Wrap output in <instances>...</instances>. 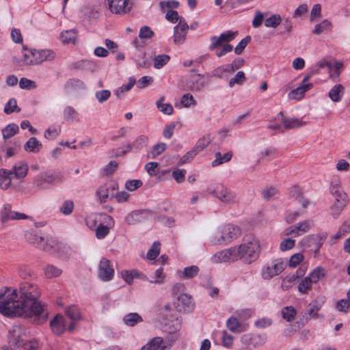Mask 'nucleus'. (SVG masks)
Returning a JSON list of instances; mask_svg holds the SVG:
<instances>
[{
	"instance_id": "obj_1",
	"label": "nucleus",
	"mask_w": 350,
	"mask_h": 350,
	"mask_svg": "<svg viewBox=\"0 0 350 350\" xmlns=\"http://www.w3.org/2000/svg\"><path fill=\"white\" fill-rule=\"evenodd\" d=\"M40 291L38 286L29 282H21L18 289L8 291L0 295V313L12 317L33 319L37 324L44 323L47 312L39 301Z\"/></svg>"
},
{
	"instance_id": "obj_2",
	"label": "nucleus",
	"mask_w": 350,
	"mask_h": 350,
	"mask_svg": "<svg viewBox=\"0 0 350 350\" xmlns=\"http://www.w3.org/2000/svg\"><path fill=\"white\" fill-rule=\"evenodd\" d=\"M24 49L27 52L23 53V59H13V62L18 66L38 65L45 61H53L56 57L55 52L50 49Z\"/></svg>"
},
{
	"instance_id": "obj_3",
	"label": "nucleus",
	"mask_w": 350,
	"mask_h": 350,
	"mask_svg": "<svg viewBox=\"0 0 350 350\" xmlns=\"http://www.w3.org/2000/svg\"><path fill=\"white\" fill-rule=\"evenodd\" d=\"M238 34V31H227L219 36H213L210 38L211 44L208 49L215 51V55L220 58L226 53L232 51L233 46L229 42L233 40Z\"/></svg>"
},
{
	"instance_id": "obj_4",
	"label": "nucleus",
	"mask_w": 350,
	"mask_h": 350,
	"mask_svg": "<svg viewBox=\"0 0 350 350\" xmlns=\"http://www.w3.org/2000/svg\"><path fill=\"white\" fill-rule=\"evenodd\" d=\"M237 250V259L243 260L247 263H250L258 256L260 245L258 241L252 234L246 235L243 243L239 247H234Z\"/></svg>"
},
{
	"instance_id": "obj_5",
	"label": "nucleus",
	"mask_w": 350,
	"mask_h": 350,
	"mask_svg": "<svg viewBox=\"0 0 350 350\" xmlns=\"http://www.w3.org/2000/svg\"><path fill=\"white\" fill-rule=\"evenodd\" d=\"M241 232L240 228L237 226L226 224L212 232L211 241L215 244H226L239 237Z\"/></svg>"
},
{
	"instance_id": "obj_6",
	"label": "nucleus",
	"mask_w": 350,
	"mask_h": 350,
	"mask_svg": "<svg viewBox=\"0 0 350 350\" xmlns=\"http://www.w3.org/2000/svg\"><path fill=\"white\" fill-rule=\"evenodd\" d=\"M207 191L210 195L215 196L224 204L237 202V194L221 183L209 185L207 187Z\"/></svg>"
},
{
	"instance_id": "obj_7",
	"label": "nucleus",
	"mask_w": 350,
	"mask_h": 350,
	"mask_svg": "<svg viewBox=\"0 0 350 350\" xmlns=\"http://www.w3.org/2000/svg\"><path fill=\"white\" fill-rule=\"evenodd\" d=\"M62 176L59 172L41 173L36 176L33 180V185L38 189H44L48 185H53L59 182Z\"/></svg>"
},
{
	"instance_id": "obj_8",
	"label": "nucleus",
	"mask_w": 350,
	"mask_h": 350,
	"mask_svg": "<svg viewBox=\"0 0 350 350\" xmlns=\"http://www.w3.org/2000/svg\"><path fill=\"white\" fill-rule=\"evenodd\" d=\"M26 330L19 325H13L8 332V340L10 347L18 348L25 343Z\"/></svg>"
},
{
	"instance_id": "obj_9",
	"label": "nucleus",
	"mask_w": 350,
	"mask_h": 350,
	"mask_svg": "<svg viewBox=\"0 0 350 350\" xmlns=\"http://www.w3.org/2000/svg\"><path fill=\"white\" fill-rule=\"evenodd\" d=\"M109 10L113 14L123 15L129 13L133 7L131 0H106Z\"/></svg>"
},
{
	"instance_id": "obj_10",
	"label": "nucleus",
	"mask_w": 350,
	"mask_h": 350,
	"mask_svg": "<svg viewBox=\"0 0 350 350\" xmlns=\"http://www.w3.org/2000/svg\"><path fill=\"white\" fill-rule=\"evenodd\" d=\"M28 218L29 216L26 214L12 211L11 205L8 204L3 205L0 213V219L2 224H5L9 220L27 219Z\"/></svg>"
},
{
	"instance_id": "obj_11",
	"label": "nucleus",
	"mask_w": 350,
	"mask_h": 350,
	"mask_svg": "<svg viewBox=\"0 0 350 350\" xmlns=\"http://www.w3.org/2000/svg\"><path fill=\"white\" fill-rule=\"evenodd\" d=\"M285 268V264L280 260H273L263 268L262 275L264 279H270L281 273Z\"/></svg>"
},
{
	"instance_id": "obj_12",
	"label": "nucleus",
	"mask_w": 350,
	"mask_h": 350,
	"mask_svg": "<svg viewBox=\"0 0 350 350\" xmlns=\"http://www.w3.org/2000/svg\"><path fill=\"white\" fill-rule=\"evenodd\" d=\"M117 187L114 183H106L98 187L96 191V196L100 203H105L114 197V192Z\"/></svg>"
},
{
	"instance_id": "obj_13",
	"label": "nucleus",
	"mask_w": 350,
	"mask_h": 350,
	"mask_svg": "<svg viewBox=\"0 0 350 350\" xmlns=\"http://www.w3.org/2000/svg\"><path fill=\"white\" fill-rule=\"evenodd\" d=\"M238 252L234 247L221 250L216 253L212 258L214 262H225L237 260Z\"/></svg>"
},
{
	"instance_id": "obj_14",
	"label": "nucleus",
	"mask_w": 350,
	"mask_h": 350,
	"mask_svg": "<svg viewBox=\"0 0 350 350\" xmlns=\"http://www.w3.org/2000/svg\"><path fill=\"white\" fill-rule=\"evenodd\" d=\"M189 26L184 18H180L179 23L174 28V42L176 44H182L186 40Z\"/></svg>"
},
{
	"instance_id": "obj_15",
	"label": "nucleus",
	"mask_w": 350,
	"mask_h": 350,
	"mask_svg": "<svg viewBox=\"0 0 350 350\" xmlns=\"http://www.w3.org/2000/svg\"><path fill=\"white\" fill-rule=\"evenodd\" d=\"M114 270L111 266L110 261L106 258H103L98 266V276L104 281L111 280L113 276Z\"/></svg>"
},
{
	"instance_id": "obj_16",
	"label": "nucleus",
	"mask_w": 350,
	"mask_h": 350,
	"mask_svg": "<svg viewBox=\"0 0 350 350\" xmlns=\"http://www.w3.org/2000/svg\"><path fill=\"white\" fill-rule=\"evenodd\" d=\"M208 84V79L202 75L197 74L191 77L188 83L189 88L192 91H200Z\"/></svg>"
},
{
	"instance_id": "obj_17",
	"label": "nucleus",
	"mask_w": 350,
	"mask_h": 350,
	"mask_svg": "<svg viewBox=\"0 0 350 350\" xmlns=\"http://www.w3.org/2000/svg\"><path fill=\"white\" fill-rule=\"evenodd\" d=\"M176 308L179 311L185 312H190L193 310L194 304L192 297L187 294H180L176 303Z\"/></svg>"
},
{
	"instance_id": "obj_18",
	"label": "nucleus",
	"mask_w": 350,
	"mask_h": 350,
	"mask_svg": "<svg viewBox=\"0 0 350 350\" xmlns=\"http://www.w3.org/2000/svg\"><path fill=\"white\" fill-rule=\"evenodd\" d=\"M278 119L282 121V126L285 129H295L306 124V122H303L300 119L296 118H289L284 117L283 112L282 111L278 114Z\"/></svg>"
},
{
	"instance_id": "obj_19",
	"label": "nucleus",
	"mask_w": 350,
	"mask_h": 350,
	"mask_svg": "<svg viewBox=\"0 0 350 350\" xmlns=\"http://www.w3.org/2000/svg\"><path fill=\"white\" fill-rule=\"evenodd\" d=\"M329 191L332 195L335 197V200L348 202L347 195L344 192L338 180L332 182Z\"/></svg>"
},
{
	"instance_id": "obj_20",
	"label": "nucleus",
	"mask_w": 350,
	"mask_h": 350,
	"mask_svg": "<svg viewBox=\"0 0 350 350\" xmlns=\"http://www.w3.org/2000/svg\"><path fill=\"white\" fill-rule=\"evenodd\" d=\"M64 247V245L57 239L50 238L44 240L40 250L49 252H58Z\"/></svg>"
},
{
	"instance_id": "obj_21",
	"label": "nucleus",
	"mask_w": 350,
	"mask_h": 350,
	"mask_svg": "<svg viewBox=\"0 0 350 350\" xmlns=\"http://www.w3.org/2000/svg\"><path fill=\"white\" fill-rule=\"evenodd\" d=\"M313 87L312 83L308 84H301L298 88L291 90L288 93V98L292 100H300L303 98L305 93Z\"/></svg>"
},
{
	"instance_id": "obj_22",
	"label": "nucleus",
	"mask_w": 350,
	"mask_h": 350,
	"mask_svg": "<svg viewBox=\"0 0 350 350\" xmlns=\"http://www.w3.org/2000/svg\"><path fill=\"white\" fill-rule=\"evenodd\" d=\"M321 308V304H319L317 300L312 301L310 304H309L308 309L304 314L303 317L307 321L311 319L312 318H323V316L318 314V312Z\"/></svg>"
},
{
	"instance_id": "obj_23",
	"label": "nucleus",
	"mask_w": 350,
	"mask_h": 350,
	"mask_svg": "<svg viewBox=\"0 0 350 350\" xmlns=\"http://www.w3.org/2000/svg\"><path fill=\"white\" fill-rule=\"evenodd\" d=\"M50 325L53 332L56 335L62 334L65 330V320L62 315H56Z\"/></svg>"
},
{
	"instance_id": "obj_24",
	"label": "nucleus",
	"mask_w": 350,
	"mask_h": 350,
	"mask_svg": "<svg viewBox=\"0 0 350 350\" xmlns=\"http://www.w3.org/2000/svg\"><path fill=\"white\" fill-rule=\"evenodd\" d=\"M11 170L12 171V175L16 178L21 179L27 176L29 167L25 161H21L15 163Z\"/></svg>"
},
{
	"instance_id": "obj_25",
	"label": "nucleus",
	"mask_w": 350,
	"mask_h": 350,
	"mask_svg": "<svg viewBox=\"0 0 350 350\" xmlns=\"http://www.w3.org/2000/svg\"><path fill=\"white\" fill-rule=\"evenodd\" d=\"M11 175L12 170L4 168L0 170V188L3 190H7L12 185Z\"/></svg>"
},
{
	"instance_id": "obj_26",
	"label": "nucleus",
	"mask_w": 350,
	"mask_h": 350,
	"mask_svg": "<svg viewBox=\"0 0 350 350\" xmlns=\"http://www.w3.org/2000/svg\"><path fill=\"white\" fill-rule=\"evenodd\" d=\"M345 93V88L341 84H336L328 92L329 98L335 103H338L342 99Z\"/></svg>"
},
{
	"instance_id": "obj_27",
	"label": "nucleus",
	"mask_w": 350,
	"mask_h": 350,
	"mask_svg": "<svg viewBox=\"0 0 350 350\" xmlns=\"http://www.w3.org/2000/svg\"><path fill=\"white\" fill-rule=\"evenodd\" d=\"M42 143L35 137H31L24 145L25 150L30 152H39L42 148Z\"/></svg>"
},
{
	"instance_id": "obj_28",
	"label": "nucleus",
	"mask_w": 350,
	"mask_h": 350,
	"mask_svg": "<svg viewBox=\"0 0 350 350\" xmlns=\"http://www.w3.org/2000/svg\"><path fill=\"white\" fill-rule=\"evenodd\" d=\"M163 339L161 337H154L150 340L146 345L141 348V350H159L160 348L164 349L162 347Z\"/></svg>"
},
{
	"instance_id": "obj_29",
	"label": "nucleus",
	"mask_w": 350,
	"mask_h": 350,
	"mask_svg": "<svg viewBox=\"0 0 350 350\" xmlns=\"http://www.w3.org/2000/svg\"><path fill=\"white\" fill-rule=\"evenodd\" d=\"M121 275L122 278L128 284H131L135 278H142V279H146V276L142 273H139L138 271L135 269H133L131 271L123 270L121 272Z\"/></svg>"
},
{
	"instance_id": "obj_30",
	"label": "nucleus",
	"mask_w": 350,
	"mask_h": 350,
	"mask_svg": "<svg viewBox=\"0 0 350 350\" xmlns=\"http://www.w3.org/2000/svg\"><path fill=\"white\" fill-rule=\"evenodd\" d=\"M123 321L127 326L133 327L137 323L142 322L143 319L139 314L131 312L124 317Z\"/></svg>"
},
{
	"instance_id": "obj_31",
	"label": "nucleus",
	"mask_w": 350,
	"mask_h": 350,
	"mask_svg": "<svg viewBox=\"0 0 350 350\" xmlns=\"http://www.w3.org/2000/svg\"><path fill=\"white\" fill-rule=\"evenodd\" d=\"M199 271L198 266L192 265L184 268L183 271L179 272V275L184 279H191L198 274Z\"/></svg>"
},
{
	"instance_id": "obj_32",
	"label": "nucleus",
	"mask_w": 350,
	"mask_h": 350,
	"mask_svg": "<svg viewBox=\"0 0 350 350\" xmlns=\"http://www.w3.org/2000/svg\"><path fill=\"white\" fill-rule=\"evenodd\" d=\"M327 235L325 234H312L308 237L309 241L314 243L315 246L314 253L317 254L322 246L324 241L326 239Z\"/></svg>"
},
{
	"instance_id": "obj_33",
	"label": "nucleus",
	"mask_w": 350,
	"mask_h": 350,
	"mask_svg": "<svg viewBox=\"0 0 350 350\" xmlns=\"http://www.w3.org/2000/svg\"><path fill=\"white\" fill-rule=\"evenodd\" d=\"M326 270L321 267L315 268L308 276L313 284L317 283L321 279L326 275Z\"/></svg>"
},
{
	"instance_id": "obj_34",
	"label": "nucleus",
	"mask_w": 350,
	"mask_h": 350,
	"mask_svg": "<svg viewBox=\"0 0 350 350\" xmlns=\"http://www.w3.org/2000/svg\"><path fill=\"white\" fill-rule=\"evenodd\" d=\"M215 159L212 162V165L213 167L219 165L230 161L232 157V153L231 152H228L222 155L220 152H215Z\"/></svg>"
},
{
	"instance_id": "obj_35",
	"label": "nucleus",
	"mask_w": 350,
	"mask_h": 350,
	"mask_svg": "<svg viewBox=\"0 0 350 350\" xmlns=\"http://www.w3.org/2000/svg\"><path fill=\"white\" fill-rule=\"evenodd\" d=\"M312 282L308 276L300 280L297 286L299 292L302 294L308 293V292L312 289Z\"/></svg>"
},
{
	"instance_id": "obj_36",
	"label": "nucleus",
	"mask_w": 350,
	"mask_h": 350,
	"mask_svg": "<svg viewBox=\"0 0 350 350\" xmlns=\"http://www.w3.org/2000/svg\"><path fill=\"white\" fill-rule=\"evenodd\" d=\"M164 100V96L161 97L160 99L156 102L157 107L163 113L168 116L172 115L174 112L173 107L169 103H163Z\"/></svg>"
},
{
	"instance_id": "obj_37",
	"label": "nucleus",
	"mask_w": 350,
	"mask_h": 350,
	"mask_svg": "<svg viewBox=\"0 0 350 350\" xmlns=\"http://www.w3.org/2000/svg\"><path fill=\"white\" fill-rule=\"evenodd\" d=\"M148 144V137L146 135H140L136 139L135 142H133V144L128 145L129 150H131L133 148H135L136 149H142L144 147H146Z\"/></svg>"
},
{
	"instance_id": "obj_38",
	"label": "nucleus",
	"mask_w": 350,
	"mask_h": 350,
	"mask_svg": "<svg viewBox=\"0 0 350 350\" xmlns=\"http://www.w3.org/2000/svg\"><path fill=\"white\" fill-rule=\"evenodd\" d=\"M212 141V137L210 134L204 135L202 137L199 139L198 142L196 143V145L193 148V150H196V152L197 154L204 150Z\"/></svg>"
},
{
	"instance_id": "obj_39",
	"label": "nucleus",
	"mask_w": 350,
	"mask_h": 350,
	"mask_svg": "<svg viewBox=\"0 0 350 350\" xmlns=\"http://www.w3.org/2000/svg\"><path fill=\"white\" fill-rule=\"evenodd\" d=\"M170 60V57L166 54H160L154 57V67L160 69L166 65Z\"/></svg>"
},
{
	"instance_id": "obj_40",
	"label": "nucleus",
	"mask_w": 350,
	"mask_h": 350,
	"mask_svg": "<svg viewBox=\"0 0 350 350\" xmlns=\"http://www.w3.org/2000/svg\"><path fill=\"white\" fill-rule=\"evenodd\" d=\"M331 27V23L328 20H324L321 23L315 25L312 33L316 35H320L323 33L329 31Z\"/></svg>"
},
{
	"instance_id": "obj_41",
	"label": "nucleus",
	"mask_w": 350,
	"mask_h": 350,
	"mask_svg": "<svg viewBox=\"0 0 350 350\" xmlns=\"http://www.w3.org/2000/svg\"><path fill=\"white\" fill-rule=\"evenodd\" d=\"M304 271L300 269L299 271H297L296 273L285 277L283 280L282 286H286V287H288L292 284L297 282V280H299L300 276L304 274Z\"/></svg>"
},
{
	"instance_id": "obj_42",
	"label": "nucleus",
	"mask_w": 350,
	"mask_h": 350,
	"mask_svg": "<svg viewBox=\"0 0 350 350\" xmlns=\"http://www.w3.org/2000/svg\"><path fill=\"white\" fill-rule=\"evenodd\" d=\"M282 22V18L280 14H274L271 15L265 21V25L267 27H277Z\"/></svg>"
},
{
	"instance_id": "obj_43",
	"label": "nucleus",
	"mask_w": 350,
	"mask_h": 350,
	"mask_svg": "<svg viewBox=\"0 0 350 350\" xmlns=\"http://www.w3.org/2000/svg\"><path fill=\"white\" fill-rule=\"evenodd\" d=\"M348 202H344V201H336L335 200L334 204L330 208L331 215L334 217H337L341 211L343 210V208L346 206Z\"/></svg>"
},
{
	"instance_id": "obj_44",
	"label": "nucleus",
	"mask_w": 350,
	"mask_h": 350,
	"mask_svg": "<svg viewBox=\"0 0 350 350\" xmlns=\"http://www.w3.org/2000/svg\"><path fill=\"white\" fill-rule=\"evenodd\" d=\"M246 81L245 73L243 71H239L234 77L229 81V87L232 88L234 85H241Z\"/></svg>"
},
{
	"instance_id": "obj_45",
	"label": "nucleus",
	"mask_w": 350,
	"mask_h": 350,
	"mask_svg": "<svg viewBox=\"0 0 350 350\" xmlns=\"http://www.w3.org/2000/svg\"><path fill=\"white\" fill-rule=\"evenodd\" d=\"M18 131V126L16 124H8L2 130L3 137L5 139L14 136Z\"/></svg>"
},
{
	"instance_id": "obj_46",
	"label": "nucleus",
	"mask_w": 350,
	"mask_h": 350,
	"mask_svg": "<svg viewBox=\"0 0 350 350\" xmlns=\"http://www.w3.org/2000/svg\"><path fill=\"white\" fill-rule=\"evenodd\" d=\"M293 197L302 205L304 208H306L309 204L308 200L305 198L298 187H294L292 189Z\"/></svg>"
},
{
	"instance_id": "obj_47",
	"label": "nucleus",
	"mask_w": 350,
	"mask_h": 350,
	"mask_svg": "<svg viewBox=\"0 0 350 350\" xmlns=\"http://www.w3.org/2000/svg\"><path fill=\"white\" fill-rule=\"evenodd\" d=\"M19 276L24 280L32 279L36 277L33 270L27 266L23 265L18 269Z\"/></svg>"
},
{
	"instance_id": "obj_48",
	"label": "nucleus",
	"mask_w": 350,
	"mask_h": 350,
	"mask_svg": "<svg viewBox=\"0 0 350 350\" xmlns=\"http://www.w3.org/2000/svg\"><path fill=\"white\" fill-rule=\"evenodd\" d=\"M73 210H74V202L70 200L64 201L62 203V206L59 207L60 213L64 215H70L72 213Z\"/></svg>"
},
{
	"instance_id": "obj_49",
	"label": "nucleus",
	"mask_w": 350,
	"mask_h": 350,
	"mask_svg": "<svg viewBox=\"0 0 350 350\" xmlns=\"http://www.w3.org/2000/svg\"><path fill=\"white\" fill-rule=\"evenodd\" d=\"M296 313L297 312L293 306L285 307L282 310V317L288 322L294 319Z\"/></svg>"
},
{
	"instance_id": "obj_50",
	"label": "nucleus",
	"mask_w": 350,
	"mask_h": 350,
	"mask_svg": "<svg viewBox=\"0 0 350 350\" xmlns=\"http://www.w3.org/2000/svg\"><path fill=\"white\" fill-rule=\"evenodd\" d=\"M27 239L31 243L36 245L39 249H41L42 245H43L45 240L44 237L33 233H30L27 235Z\"/></svg>"
},
{
	"instance_id": "obj_51",
	"label": "nucleus",
	"mask_w": 350,
	"mask_h": 350,
	"mask_svg": "<svg viewBox=\"0 0 350 350\" xmlns=\"http://www.w3.org/2000/svg\"><path fill=\"white\" fill-rule=\"evenodd\" d=\"M161 244L159 242H154L147 252V258L149 260L155 259L160 252Z\"/></svg>"
},
{
	"instance_id": "obj_52",
	"label": "nucleus",
	"mask_w": 350,
	"mask_h": 350,
	"mask_svg": "<svg viewBox=\"0 0 350 350\" xmlns=\"http://www.w3.org/2000/svg\"><path fill=\"white\" fill-rule=\"evenodd\" d=\"M166 149V144L165 143H160L154 145L148 155V158L154 159L156 157L160 155Z\"/></svg>"
},
{
	"instance_id": "obj_53",
	"label": "nucleus",
	"mask_w": 350,
	"mask_h": 350,
	"mask_svg": "<svg viewBox=\"0 0 350 350\" xmlns=\"http://www.w3.org/2000/svg\"><path fill=\"white\" fill-rule=\"evenodd\" d=\"M62 272V269L51 265H47L44 269L45 275L48 278L57 277Z\"/></svg>"
},
{
	"instance_id": "obj_54",
	"label": "nucleus",
	"mask_w": 350,
	"mask_h": 350,
	"mask_svg": "<svg viewBox=\"0 0 350 350\" xmlns=\"http://www.w3.org/2000/svg\"><path fill=\"white\" fill-rule=\"evenodd\" d=\"M15 110H16L17 111H20L21 109H17V103L16 99L11 98L5 104L4 107V112L6 114H10L13 113Z\"/></svg>"
},
{
	"instance_id": "obj_55",
	"label": "nucleus",
	"mask_w": 350,
	"mask_h": 350,
	"mask_svg": "<svg viewBox=\"0 0 350 350\" xmlns=\"http://www.w3.org/2000/svg\"><path fill=\"white\" fill-rule=\"evenodd\" d=\"M66 314L73 321H76L80 319V313L79 309L75 306H72L66 308Z\"/></svg>"
},
{
	"instance_id": "obj_56",
	"label": "nucleus",
	"mask_w": 350,
	"mask_h": 350,
	"mask_svg": "<svg viewBox=\"0 0 350 350\" xmlns=\"http://www.w3.org/2000/svg\"><path fill=\"white\" fill-rule=\"evenodd\" d=\"M19 86L21 89L31 90L36 88L37 85L35 81L23 77L19 81Z\"/></svg>"
},
{
	"instance_id": "obj_57",
	"label": "nucleus",
	"mask_w": 350,
	"mask_h": 350,
	"mask_svg": "<svg viewBox=\"0 0 350 350\" xmlns=\"http://www.w3.org/2000/svg\"><path fill=\"white\" fill-rule=\"evenodd\" d=\"M313 225L314 221L312 220L308 219L304 221L299 222V224H297V226L298 230H299V232L306 233L310 230Z\"/></svg>"
},
{
	"instance_id": "obj_58",
	"label": "nucleus",
	"mask_w": 350,
	"mask_h": 350,
	"mask_svg": "<svg viewBox=\"0 0 350 350\" xmlns=\"http://www.w3.org/2000/svg\"><path fill=\"white\" fill-rule=\"evenodd\" d=\"M154 36V32L148 26H143L139 33V37L141 40L150 39Z\"/></svg>"
},
{
	"instance_id": "obj_59",
	"label": "nucleus",
	"mask_w": 350,
	"mask_h": 350,
	"mask_svg": "<svg viewBox=\"0 0 350 350\" xmlns=\"http://www.w3.org/2000/svg\"><path fill=\"white\" fill-rule=\"evenodd\" d=\"M180 103L185 107H189L191 105H196V102L195 101L193 96L189 93L185 94L182 96Z\"/></svg>"
},
{
	"instance_id": "obj_60",
	"label": "nucleus",
	"mask_w": 350,
	"mask_h": 350,
	"mask_svg": "<svg viewBox=\"0 0 350 350\" xmlns=\"http://www.w3.org/2000/svg\"><path fill=\"white\" fill-rule=\"evenodd\" d=\"M165 275L163 273V268L158 269L154 273V280H150V283L153 284H163L165 281Z\"/></svg>"
},
{
	"instance_id": "obj_61",
	"label": "nucleus",
	"mask_w": 350,
	"mask_h": 350,
	"mask_svg": "<svg viewBox=\"0 0 350 350\" xmlns=\"http://www.w3.org/2000/svg\"><path fill=\"white\" fill-rule=\"evenodd\" d=\"M251 40L250 36H246L245 38L242 39L239 43L237 45L234 49V53L237 55H240L243 53L246 46L248 44Z\"/></svg>"
},
{
	"instance_id": "obj_62",
	"label": "nucleus",
	"mask_w": 350,
	"mask_h": 350,
	"mask_svg": "<svg viewBox=\"0 0 350 350\" xmlns=\"http://www.w3.org/2000/svg\"><path fill=\"white\" fill-rule=\"evenodd\" d=\"M142 182L140 180H128L125 183V188L130 191H134L142 185Z\"/></svg>"
},
{
	"instance_id": "obj_63",
	"label": "nucleus",
	"mask_w": 350,
	"mask_h": 350,
	"mask_svg": "<svg viewBox=\"0 0 350 350\" xmlns=\"http://www.w3.org/2000/svg\"><path fill=\"white\" fill-rule=\"evenodd\" d=\"M75 38V32L74 30L66 31L62 33V42L68 44L74 41Z\"/></svg>"
},
{
	"instance_id": "obj_64",
	"label": "nucleus",
	"mask_w": 350,
	"mask_h": 350,
	"mask_svg": "<svg viewBox=\"0 0 350 350\" xmlns=\"http://www.w3.org/2000/svg\"><path fill=\"white\" fill-rule=\"evenodd\" d=\"M278 193V190L275 187H269L265 189L262 191V198L265 200H269L273 198Z\"/></svg>"
}]
</instances>
